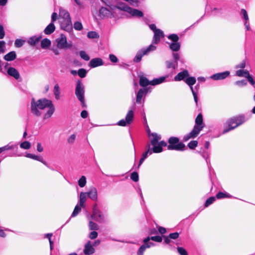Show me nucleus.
<instances>
[{
    "instance_id": "f257e3e1",
    "label": "nucleus",
    "mask_w": 255,
    "mask_h": 255,
    "mask_svg": "<svg viewBox=\"0 0 255 255\" xmlns=\"http://www.w3.org/2000/svg\"><path fill=\"white\" fill-rule=\"evenodd\" d=\"M31 112L36 117H40L42 112L40 110L48 108L47 112L43 117V120L50 118L54 114L55 108L52 101L46 98H43L35 101L32 98L31 102Z\"/></svg>"
},
{
    "instance_id": "f03ea898",
    "label": "nucleus",
    "mask_w": 255,
    "mask_h": 255,
    "mask_svg": "<svg viewBox=\"0 0 255 255\" xmlns=\"http://www.w3.org/2000/svg\"><path fill=\"white\" fill-rule=\"evenodd\" d=\"M204 127V124L203 123V116L200 113L195 119V125L194 126L193 129L183 137V141H187L190 138H194L197 136L200 131L202 130Z\"/></svg>"
},
{
    "instance_id": "7ed1b4c3",
    "label": "nucleus",
    "mask_w": 255,
    "mask_h": 255,
    "mask_svg": "<svg viewBox=\"0 0 255 255\" xmlns=\"http://www.w3.org/2000/svg\"><path fill=\"white\" fill-rule=\"evenodd\" d=\"M169 144L167 146L168 150H175L177 151H184L187 149L185 145L179 141L177 137H170L168 140Z\"/></svg>"
},
{
    "instance_id": "20e7f679",
    "label": "nucleus",
    "mask_w": 255,
    "mask_h": 255,
    "mask_svg": "<svg viewBox=\"0 0 255 255\" xmlns=\"http://www.w3.org/2000/svg\"><path fill=\"white\" fill-rule=\"evenodd\" d=\"M75 95L80 102L82 107L86 108L85 101V87L80 80H78L76 83Z\"/></svg>"
},
{
    "instance_id": "39448f33",
    "label": "nucleus",
    "mask_w": 255,
    "mask_h": 255,
    "mask_svg": "<svg viewBox=\"0 0 255 255\" xmlns=\"http://www.w3.org/2000/svg\"><path fill=\"white\" fill-rule=\"evenodd\" d=\"M156 48V47L155 46L153 45V44H150L147 48H143L138 51L133 59L134 62H140L141 60L142 57L143 55L147 54L150 51H154Z\"/></svg>"
},
{
    "instance_id": "423d86ee",
    "label": "nucleus",
    "mask_w": 255,
    "mask_h": 255,
    "mask_svg": "<svg viewBox=\"0 0 255 255\" xmlns=\"http://www.w3.org/2000/svg\"><path fill=\"white\" fill-rule=\"evenodd\" d=\"M57 47L60 49L70 48L72 46L71 43H68L67 38L64 34H61L59 38L56 39Z\"/></svg>"
},
{
    "instance_id": "0eeeda50",
    "label": "nucleus",
    "mask_w": 255,
    "mask_h": 255,
    "mask_svg": "<svg viewBox=\"0 0 255 255\" xmlns=\"http://www.w3.org/2000/svg\"><path fill=\"white\" fill-rule=\"evenodd\" d=\"M234 118L236 122V125H235L234 127H231L230 128L225 129L223 132L224 133H227V132H229V131H230L232 129H234V128H237L239 126H240L242 124H243L246 121V120L245 119V116L243 115H239L236 117H234Z\"/></svg>"
},
{
    "instance_id": "6e6552de",
    "label": "nucleus",
    "mask_w": 255,
    "mask_h": 255,
    "mask_svg": "<svg viewBox=\"0 0 255 255\" xmlns=\"http://www.w3.org/2000/svg\"><path fill=\"white\" fill-rule=\"evenodd\" d=\"M60 26L62 29L67 32H71L72 30V24L71 18L61 20L60 21Z\"/></svg>"
},
{
    "instance_id": "1a4fd4ad",
    "label": "nucleus",
    "mask_w": 255,
    "mask_h": 255,
    "mask_svg": "<svg viewBox=\"0 0 255 255\" xmlns=\"http://www.w3.org/2000/svg\"><path fill=\"white\" fill-rule=\"evenodd\" d=\"M230 75L229 71H225L221 73L215 74L211 76V78L214 80H223Z\"/></svg>"
},
{
    "instance_id": "9d476101",
    "label": "nucleus",
    "mask_w": 255,
    "mask_h": 255,
    "mask_svg": "<svg viewBox=\"0 0 255 255\" xmlns=\"http://www.w3.org/2000/svg\"><path fill=\"white\" fill-rule=\"evenodd\" d=\"M164 37L163 32L158 29L154 32V36L153 38L152 43L157 44L160 42V38Z\"/></svg>"
},
{
    "instance_id": "9b49d317",
    "label": "nucleus",
    "mask_w": 255,
    "mask_h": 255,
    "mask_svg": "<svg viewBox=\"0 0 255 255\" xmlns=\"http://www.w3.org/2000/svg\"><path fill=\"white\" fill-rule=\"evenodd\" d=\"M104 64L103 60L100 58H95L92 59L89 63V66L91 68H95L102 66Z\"/></svg>"
},
{
    "instance_id": "f8f14e48",
    "label": "nucleus",
    "mask_w": 255,
    "mask_h": 255,
    "mask_svg": "<svg viewBox=\"0 0 255 255\" xmlns=\"http://www.w3.org/2000/svg\"><path fill=\"white\" fill-rule=\"evenodd\" d=\"M92 217L94 220L98 222L101 223L104 221V215L100 210H95L94 213H93Z\"/></svg>"
},
{
    "instance_id": "ddd939ff",
    "label": "nucleus",
    "mask_w": 255,
    "mask_h": 255,
    "mask_svg": "<svg viewBox=\"0 0 255 255\" xmlns=\"http://www.w3.org/2000/svg\"><path fill=\"white\" fill-rule=\"evenodd\" d=\"M111 14V11L106 7H102L99 10V16L102 18L108 17Z\"/></svg>"
},
{
    "instance_id": "4468645a",
    "label": "nucleus",
    "mask_w": 255,
    "mask_h": 255,
    "mask_svg": "<svg viewBox=\"0 0 255 255\" xmlns=\"http://www.w3.org/2000/svg\"><path fill=\"white\" fill-rule=\"evenodd\" d=\"M87 195L92 200L97 201L98 199L97 190L96 188L92 187L89 192H86Z\"/></svg>"
},
{
    "instance_id": "2eb2a0df",
    "label": "nucleus",
    "mask_w": 255,
    "mask_h": 255,
    "mask_svg": "<svg viewBox=\"0 0 255 255\" xmlns=\"http://www.w3.org/2000/svg\"><path fill=\"white\" fill-rule=\"evenodd\" d=\"M148 135L149 136L151 135L153 137L150 140L151 144L153 146V147L157 146L159 142V140L161 139V136L158 135L156 133H152L151 134L149 133Z\"/></svg>"
},
{
    "instance_id": "dca6fc26",
    "label": "nucleus",
    "mask_w": 255,
    "mask_h": 255,
    "mask_svg": "<svg viewBox=\"0 0 255 255\" xmlns=\"http://www.w3.org/2000/svg\"><path fill=\"white\" fill-rule=\"evenodd\" d=\"M189 76V73L187 70H184L182 72H179L174 77V81H179L184 80L186 77Z\"/></svg>"
},
{
    "instance_id": "f3484780",
    "label": "nucleus",
    "mask_w": 255,
    "mask_h": 255,
    "mask_svg": "<svg viewBox=\"0 0 255 255\" xmlns=\"http://www.w3.org/2000/svg\"><path fill=\"white\" fill-rule=\"evenodd\" d=\"M7 74L17 80L20 77V75L18 71L14 68L9 67L7 70Z\"/></svg>"
},
{
    "instance_id": "a211bd4d",
    "label": "nucleus",
    "mask_w": 255,
    "mask_h": 255,
    "mask_svg": "<svg viewBox=\"0 0 255 255\" xmlns=\"http://www.w3.org/2000/svg\"><path fill=\"white\" fill-rule=\"evenodd\" d=\"M95 252V249L92 247L90 241H89L85 246L84 253L86 255L93 254Z\"/></svg>"
},
{
    "instance_id": "6ab92c4d",
    "label": "nucleus",
    "mask_w": 255,
    "mask_h": 255,
    "mask_svg": "<svg viewBox=\"0 0 255 255\" xmlns=\"http://www.w3.org/2000/svg\"><path fill=\"white\" fill-rule=\"evenodd\" d=\"M147 92V89L146 88L140 89L138 91L136 95V102L138 104L141 103V99L144 95H145Z\"/></svg>"
},
{
    "instance_id": "aec40b11",
    "label": "nucleus",
    "mask_w": 255,
    "mask_h": 255,
    "mask_svg": "<svg viewBox=\"0 0 255 255\" xmlns=\"http://www.w3.org/2000/svg\"><path fill=\"white\" fill-rule=\"evenodd\" d=\"M167 143L164 141H159L157 146L153 147V152L154 153H159L162 151L163 146H167Z\"/></svg>"
},
{
    "instance_id": "412c9836",
    "label": "nucleus",
    "mask_w": 255,
    "mask_h": 255,
    "mask_svg": "<svg viewBox=\"0 0 255 255\" xmlns=\"http://www.w3.org/2000/svg\"><path fill=\"white\" fill-rule=\"evenodd\" d=\"M167 44L169 45V49L174 52H177L178 51L181 47L180 43L178 42H167Z\"/></svg>"
},
{
    "instance_id": "4be33fe9",
    "label": "nucleus",
    "mask_w": 255,
    "mask_h": 255,
    "mask_svg": "<svg viewBox=\"0 0 255 255\" xmlns=\"http://www.w3.org/2000/svg\"><path fill=\"white\" fill-rule=\"evenodd\" d=\"M26 157L29 158H31L32 159H34L35 160L39 161L42 162L43 164H44L46 166L47 165L46 162L43 159V158L40 156L36 155H34L33 154H31V153H27L26 155Z\"/></svg>"
},
{
    "instance_id": "5701e85b",
    "label": "nucleus",
    "mask_w": 255,
    "mask_h": 255,
    "mask_svg": "<svg viewBox=\"0 0 255 255\" xmlns=\"http://www.w3.org/2000/svg\"><path fill=\"white\" fill-rule=\"evenodd\" d=\"M16 54L15 51H12L5 55L3 59L7 61H11L16 59Z\"/></svg>"
},
{
    "instance_id": "b1692460",
    "label": "nucleus",
    "mask_w": 255,
    "mask_h": 255,
    "mask_svg": "<svg viewBox=\"0 0 255 255\" xmlns=\"http://www.w3.org/2000/svg\"><path fill=\"white\" fill-rule=\"evenodd\" d=\"M128 13H130L133 16H136L138 17H142L143 15L141 11L131 7L130 8Z\"/></svg>"
},
{
    "instance_id": "393cba45",
    "label": "nucleus",
    "mask_w": 255,
    "mask_h": 255,
    "mask_svg": "<svg viewBox=\"0 0 255 255\" xmlns=\"http://www.w3.org/2000/svg\"><path fill=\"white\" fill-rule=\"evenodd\" d=\"M168 76L160 77L158 78L154 79L153 80L150 81V85H156L161 84L164 82L166 78H168Z\"/></svg>"
},
{
    "instance_id": "a878e982",
    "label": "nucleus",
    "mask_w": 255,
    "mask_h": 255,
    "mask_svg": "<svg viewBox=\"0 0 255 255\" xmlns=\"http://www.w3.org/2000/svg\"><path fill=\"white\" fill-rule=\"evenodd\" d=\"M55 30V26L53 23H50L48 24L44 30L45 34L49 35L53 33Z\"/></svg>"
},
{
    "instance_id": "bb28decb",
    "label": "nucleus",
    "mask_w": 255,
    "mask_h": 255,
    "mask_svg": "<svg viewBox=\"0 0 255 255\" xmlns=\"http://www.w3.org/2000/svg\"><path fill=\"white\" fill-rule=\"evenodd\" d=\"M196 82V78L194 77H190L185 80V83L190 87L191 91L194 90L193 85Z\"/></svg>"
},
{
    "instance_id": "cd10ccee",
    "label": "nucleus",
    "mask_w": 255,
    "mask_h": 255,
    "mask_svg": "<svg viewBox=\"0 0 255 255\" xmlns=\"http://www.w3.org/2000/svg\"><path fill=\"white\" fill-rule=\"evenodd\" d=\"M139 85L140 86L144 87L148 85H150V81H149L145 77L141 76L139 77Z\"/></svg>"
},
{
    "instance_id": "c85d7f7f",
    "label": "nucleus",
    "mask_w": 255,
    "mask_h": 255,
    "mask_svg": "<svg viewBox=\"0 0 255 255\" xmlns=\"http://www.w3.org/2000/svg\"><path fill=\"white\" fill-rule=\"evenodd\" d=\"M150 240H151L152 241H155L156 242L160 243L162 241V238L161 237L159 236H153V237H147V238H145L143 240V243L148 242L150 241Z\"/></svg>"
},
{
    "instance_id": "c756f323",
    "label": "nucleus",
    "mask_w": 255,
    "mask_h": 255,
    "mask_svg": "<svg viewBox=\"0 0 255 255\" xmlns=\"http://www.w3.org/2000/svg\"><path fill=\"white\" fill-rule=\"evenodd\" d=\"M41 38V36H32L29 39L28 42L30 45L34 46L39 42Z\"/></svg>"
},
{
    "instance_id": "7c9ffc66",
    "label": "nucleus",
    "mask_w": 255,
    "mask_h": 255,
    "mask_svg": "<svg viewBox=\"0 0 255 255\" xmlns=\"http://www.w3.org/2000/svg\"><path fill=\"white\" fill-rule=\"evenodd\" d=\"M130 7L127 5L126 3L123 2H119L116 6V8L122 10L126 12H128Z\"/></svg>"
},
{
    "instance_id": "2f4dec72",
    "label": "nucleus",
    "mask_w": 255,
    "mask_h": 255,
    "mask_svg": "<svg viewBox=\"0 0 255 255\" xmlns=\"http://www.w3.org/2000/svg\"><path fill=\"white\" fill-rule=\"evenodd\" d=\"M134 114L132 110H129L126 116V120L128 124H131L133 121Z\"/></svg>"
},
{
    "instance_id": "473e14b6",
    "label": "nucleus",
    "mask_w": 255,
    "mask_h": 255,
    "mask_svg": "<svg viewBox=\"0 0 255 255\" xmlns=\"http://www.w3.org/2000/svg\"><path fill=\"white\" fill-rule=\"evenodd\" d=\"M87 193L81 192L80 195L79 204L81 207L84 206V203L87 198Z\"/></svg>"
},
{
    "instance_id": "72a5a7b5",
    "label": "nucleus",
    "mask_w": 255,
    "mask_h": 255,
    "mask_svg": "<svg viewBox=\"0 0 255 255\" xmlns=\"http://www.w3.org/2000/svg\"><path fill=\"white\" fill-rule=\"evenodd\" d=\"M51 45V41L47 38L43 39L41 42V46L43 49H46Z\"/></svg>"
},
{
    "instance_id": "f704fd0d",
    "label": "nucleus",
    "mask_w": 255,
    "mask_h": 255,
    "mask_svg": "<svg viewBox=\"0 0 255 255\" xmlns=\"http://www.w3.org/2000/svg\"><path fill=\"white\" fill-rule=\"evenodd\" d=\"M59 14L60 16L61 17L62 20L71 18L69 13L65 10H60Z\"/></svg>"
},
{
    "instance_id": "c9c22d12",
    "label": "nucleus",
    "mask_w": 255,
    "mask_h": 255,
    "mask_svg": "<svg viewBox=\"0 0 255 255\" xmlns=\"http://www.w3.org/2000/svg\"><path fill=\"white\" fill-rule=\"evenodd\" d=\"M166 65L167 68H172L175 69L177 67L178 62H171L170 61H166Z\"/></svg>"
},
{
    "instance_id": "e433bc0d",
    "label": "nucleus",
    "mask_w": 255,
    "mask_h": 255,
    "mask_svg": "<svg viewBox=\"0 0 255 255\" xmlns=\"http://www.w3.org/2000/svg\"><path fill=\"white\" fill-rule=\"evenodd\" d=\"M53 92L55 99L59 100L60 98V92L59 86L57 84L54 86Z\"/></svg>"
},
{
    "instance_id": "4c0bfd02",
    "label": "nucleus",
    "mask_w": 255,
    "mask_h": 255,
    "mask_svg": "<svg viewBox=\"0 0 255 255\" xmlns=\"http://www.w3.org/2000/svg\"><path fill=\"white\" fill-rule=\"evenodd\" d=\"M236 74L239 77H244L246 78L249 74V72L247 70H239L237 71Z\"/></svg>"
},
{
    "instance_id": "58836bf2",
    "label": "nucleus",
    "mask_w": 255,
    "mask_h": 255,
    "mask_svg": "<svg viewBox=\"0 0 255 255\" xmlns=\"http://www.w3.org/2000/svg\"><path fill=\"white\" fill-rule=\"evenodd\" d=\"M1 148L2 149V151L4 150H11L14 149V148H17V144H13L9 143L8 144L1 147Z\"/></svg>"
},
{
    "instance_id": "ea45409f",
    "label": "nucleus",
    "mask_w": 255,
    "mask_h": 255,
    "mask_svg": "<svg viewBox=\"0 0 255 255\" xmlns=\"http://www.w3.org/2000/svg\"><path fill=\"white\" fill-rule=\"evenodd\" d=\"M147 147V150L143 153L142 156L141 157L143 158L144 159H146L148 156V154L150 155L153 152V149L152 150L150 149V145L149 144H147L146 145Z\"/></svg>"
},
{
    "instance_id": "a19ab883",
    "label": "nucleus",
    "mask_w": 255,
    "mask_h": 255,
    "mask_svg": "<svg viewBox=\"0 0 255 255\" xmlns=\"http://www.w3.org/2000/svg\"><path fill=\"white\" fill-rule=\"evenodd\" d=\"M167 38L172 42H178L179 39V36L176 34H171L167 36Z\"/></svg>"
},
{
    "instance_id": "79ce46f5",
    "label": "nucleus",
    "mask_w": 255,
    "mask_h": 255,
    "mask_svg": "<svg viewBox=\"0 0 255 255\" xmlns=\"http://www.w3.org/2000/svg\"><path fill=\"white\" fill-rule=\"evenodd\" d=\"M87 36L89 38L94 39L98 38L99 35L96 31H90L88 33Z\"/></svg>"
},
{
    "instance_id": "37998d69",
    "label": "nucleus",
    "mask_w": 255,
    "mask_h": 255,
    "mask_svg": "<svg viewBox=\"0 0 255 255\" xmlns=\"http://www.w3.org/2000/svg\"><path fill=\"white\" fill-rule=\"evenodd\" d=\"M86 184V178L85 176H82L78 180V184L80 187H83Z\"/></svg>"
},
{
    "instance_id": "c03bdc74",
    "label": "nucleus",
    "mask_w": 255,
    "mask_h": 255,
    "mask_svg": "<svg viewBox=\"0 0 255 255\" xmlns=\"http://www.w3.org/2000/svg\"><path fill=\"white\" fill-rule=\"evenodd\" d=\"M25 43V40L21 39H16L14 42V45L16 47H21Z\"/></svg>"
},
{
    "instance_id": "a18cd8bd",
    "label": "nucleus",
    "mask_w": 255,
    "mask_h": 255,
    "mask_svg": "<svg viewBox=\"0 0 255 255\" xmlns=\"http://www.w3.org/2000/svg\"><path fill=\"white\" fill-rule=\"evenodd\" d=\"M20 146L21 148L28 149L30 148L31 144L29 141H25L20 144Z\"/></svg>"
},
{
    "instance_id": "49530a36",
    "label": "nucleus",
    "mask_w": 255,
    "mask_h": 255,
    "mask_svg": "<svg viewBox=\"0 0 255 255\" xmlns=\"http://www.w3.org/2000/svg\"><path fill=\"white\" fill-rule=\"evenodd\" d=\"M87 73V71L83 68H81L79 69V70L78 71V75L82 78H83L86 77Z\"/></svg>"
},
{
    "instance_id": "de8ad7c7",
    "label": "nucleus",
    "mask_w": 255,
    "mask_h": 255,
    "mask_svg": "<svg viewBox=\"0 0 255 255\" xmlns=\"http://www.w3.org/2000/svg\"><path fill=\"white\" fill-rule=\"evenodd\" d=\"M81 207L80 206L76 205L74 208V210L72 214L71 217H75L77 216L81 210Z\"/></svg>"
},
{
    "instance_id": "09e8293b",
    "label": "nucleus",
    "mask_w": 255,
    "mask_h": 255,
    "mask_svg": "<svg viewBox=\"0 0 255 255\" xmlns=\"http://www.w3.org/2000/svg\"><path fill=\"white\" fill-rule=\"evenodd\" d=\"M80 56L81 58L83 59L86 61H88L90 60V57L87 54L85 51H80L79 52Z\"/></svg>"
},
{
    "instance_id": "8fccbe9b",
    "label": "nucleus",
    "mask_w": 255,
    "mask_h": 255,
    "mask_svg": "<svg viewBox=\"0 0 255 255\" xmlns=\"http://www.w3.org/2000/svg\"><path fill=\"white\" fill-rule=\"evenodd\" d=\"M89 228L91 230H98L99 229V226L92 221L89 222Z\"/></svg>"
},
{
    "instance_id": "3c124183",
    "label": "nucleus",
    "mask_w": 255,
    "mask_h": 255,
    "mask_svg": "<svg viewBox=\"0 0 255 255\" xmlns=\"http://www.w3.org/2000/svg\"><path fill=\"white\" fill-rule=\"evenodd\" d=\"M227 124L228 125V128H230L231 127H234L235 125H236V122L234 117H233L228 120Z\"/></svg>"
},
{
    "instance_id": "603ef678",
    "label": "nucleus",
    "mask_w": 255,
    "mask_h": 255,
    "mask_svg": "<svg viewBox=\"0 0 255 255\" xmlns=\"http://www.w3.org/2000/svg\"><path fill=\"white\" fill-rule=\"evenodd\" d=\"M198 145V141L197 140H193L188 144V147L191 149H194Z\"/></svg>"
},
{
    "instance_id": "864d4df0",
    "label": "nucleus",
    "mask_w": 255,
    "mask_h": 255,
    "mask_svg": "<svg viewBox=\"0 0 255 255\" xmlns=\"http://www.w3.org/2000/svg\"><path fill=\"white\" fill-rule=\"evenodd\" d=\"M130 178L132 181L134 182H137L139 180V177L137 172H133L131 174Z\"/></svg>"
},
{
    "instance_id": "5fc2aeb1",
    "label": "nucleus",
    "mask_w": 255,
    "mask_h": 255,
    "mask_svg": "<svg viewBox=\"0 0 255 255\" xmlns=\"http://www.w3.org/2000/svg\"><path fill=\"white\" fill-rule=\"evenodd\" d=\"M74 27L77 30H81L83 29L82 23L79 21H76L74 24Z\"/></svg>"
},
{
    "instance_id": "6e6d98bb",
    "label": "nucleus",
    "mask_w": 255,
    "mask_h": 255,
    "mask_svg": "<svg viewBox=\"0 0 255 255\" xmlns=\"http://www.w3.org/2000/svg\"><path fill=\"white\" fill-rule=\"evenodd\" d=\"M215 201V197H211L209 198H208L205 203V206L208 207L211 204H212L214 201Z\"/></svg>"
},
{
    "instance_id": "4d7b16f0",
    "label": "nucleus",
    "mask_w": 255,
    "mask_h": 255,
    "mask_svg": "<svg viewBox=\"0 0 255 255\" xmlns=\"http://www.w3.org/2000/svg\"><path fill=\"white\" fill-rule=\"evenodd\" d=\"M145 246L146 245H144V244H143L140 247L137 253V255H143V253L145 251V249H146Z\"/></svg>"
},
{
    "instance_id": "13d9d810",
    "label": "nucleus",
    "mask_w": 255,
    "mask_h": 255,
    "mask_svg": "<svg viewBox=\"0 0 255 255\" xmlns=\"http://www.w3.org/2000/svg\"><path fill=\"white\" fill-rule=\"evenodd\" d=\"M145 246L146 245H144V244H143L140 247L137 253V255H143V253L145 251V249H146Z\"/></svg>"
},
{
    "instance_id": "bf43d9fd",
    "label": "nucleus",
    "mask_w": 255,
    "mask_h": 255,
    "mask_svg": "<svg viewBox=\"0 0 255 255\" xmlns=\"http://www.w3.org/2000/svg\"><path fill=\"white\" fill-rule=\"evenodd\" d=\"M178 253L180 255H188V253L186 250L182 247H178L177 248Z\"/></svg>"
},
{
    "instance_id": "052dcab7",
    "label": "nucleus",
    "mask_w": 255,
    "mask_h": 255,
    "mask_svg": "<svg viewBox=\"0 0 255 255\" xmlns=\"http://www.w3.org/2000/svg\"><path fill=\"white\" fill-rule=\"evenodd\" d=\"M235 84L239 87H243L247 84V82L245 80L237 81L235 82Z\"/></svg>"
},
{
    "instance_id": "680f3d73",
    "label": "nucleus",
    "mask_w": 255,
    "mask_h": 255,
    "mask_svg": "<svg viewBox=\"0 0 255 255\" xmlns=\"http://www.w3.org/2000/svg\"><path fill=\"white\" fill-rule=\"evenodd\" d=\"M5 42L4 41H0V53H3L5 52Z\"/></svg>"
},
{
    "instance_id": "e2e57ef3",
    "label": "nucleus",
    "mask_w": 255,
    "mask_h": 255,
    "mask_svg": "<svg viewBox=\"0 0 255 255\" xmlns=\"http://www.w3.org/2000/svg\"><path fill=\"white\" fill-rule=\"evenodd\" d=\"M179 234L178 232L171 233L169 235L168 237L170 239L175 240L179 237Z\"/></svg>"
},
{
    "instance_id": "0e129e2a",
    "label": "nucleus",
    "mask_w": 255,
    "mask_h": 255,
    "mask_svg": "<svg viewBox=\"0 0 255 255\" xmlns=\"http://www.w3.org/2000/svg\"><path fill=\"white\" fill-rule=\"evenodd\" d=\"M109 58L110 61L113 63H117L118 61V59L117 57L114 54H110Z\"/></svg>"
},
{
    "instance_id": "69168bd1",
    "label": "nucleus",
    "mask_w": 255,
    "mask_h": 255,
    "mask_svg": "<svg viewBox=\"0 0 255 255\" xmlns=\"http://www.w3.org/2000/svg\"><path fill=\"white\" fill-rule=\"evenodd\" d=\"M128 125V123L127 122V121L126 120V119H122V120H120V121H119L118 123V125H119L120 126L125 127Z\"/></svg>"
},
{
    "instance_id": "338daca9",
    "label": "nucleus",
    "mask_w": 255,
    "mask_h": 255,
    "mask_svg": "<svg viewBox=\"0 0 255 255\" xmlns=\"http://www.w3.org/2000/svg\"><path fill=\"white\" fill-rule=\"evenodd\" d=\"M5 35L4 28L1 24H0V39H2Z\"/></svg>"
},
{
    "instance_id": "774afa93",
    "label": "nucleus",
    "mask_w": 255,
    "mask_h": 255,
    "mask_svg": "<svg viewBox=\"0 0 255 255\" xmlns=\"http://www.w3.org/2000/svg\"><path fill=\"white\" fill-rule=\"evenodd\" d=\"M97 236H98V233L96 231H92L90 234L89 238L93 240V239H96L97 237Z\"/></svg>"
}]
</instances>
